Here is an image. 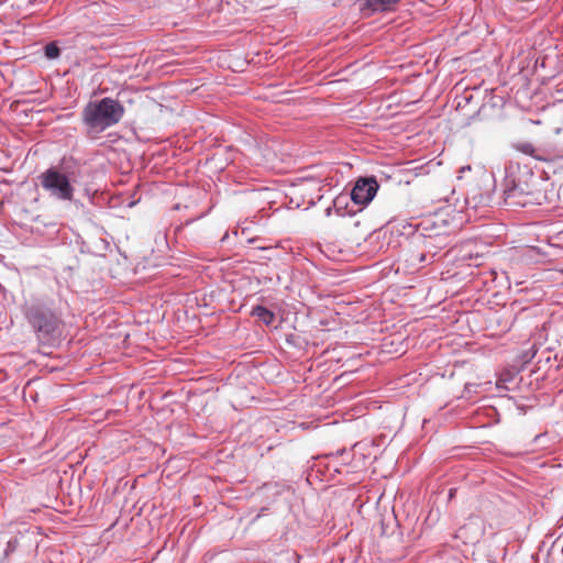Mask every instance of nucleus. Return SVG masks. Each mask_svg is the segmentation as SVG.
<instances>
[{
    "mask_svg": "<svg viewBox=\"0 0 563 563\" xmlns=\"http://www.w3.org/2000/svg\"><path fill=\"white\" fill-rule=\"evenodd\" d=\"M486 106H483L482 108H479V110L477 111V115L481 117L482 115V112L485 110Z\"/></svg>",
    "mask_w": 563,
    "mask_h": 563,
    "instance_id": "24",
    "label": "nucleus"
},
{
    "mask_svg": "<svg viewBox=\"0 0 563 563\" xmlns=\"http://www.w3.org/2000/svg\"><path fill=\"white\" fill-rule=\"evenodd\" d=\"M0 77H3L2 73L0 71Z\"/></svg>",
    "mask_w": 563,
    "mask_h": 563,
    "instance_id": "28",
    "label": "nucleus"
},
{
    "mask_svg": "<svg viewBox=\"0 0 563 563\" xmlns=\"http://www.w3.org/2000/svg\"><path fill=\"white\" fill-rule=\"evenodd\" d=\"M545 362V363H549L551 361V356L548 354L545 357L543 356H540V358L538 360V363H541V362Z\"/></svg>",
    "mask_w": 563,
    "mask_h": 563,
    "instance_id": "17",
    "label": "nucleus"
},
{
    "mask_svg": "<svg viewBox=\"0 0 563 563\" xmlns=\"http://www.w3.org/2000/svg\"><path fill=\"white\" fill-rule=\"evenodd\" d=\"M285 342L287 345L298 350V351H305L307 346L309 345L308 340L297 333H288L285 335Z\"/></svg>",
    "mask_w": 563,
    "mask_h": 563,
    "instance_id": "10",
    "label": "nucleus"
},
{
    "mask_svg": "<svg viewBox=\"0 0 563 563\" xmlns=\"http://www.w3.org/2000/svg\"><path fill=\"white\" fill-rule=\"evenodd\" d=\"M537 347L531 345L529 349L522 351L515 360L512 367L517 373L529 371L530 374L536 373L534 367H530L531 362L537 355Z\"/></svg>",
    "mask_w": 563,
    "mask_h": 563,
    "instance_id": "7",
    "label": "nucleus"
},
{
    "mask_svg": "<svg viewBox=\"0 0 563 563\" xmlns=\"http://www.w3.org/2000/svg\"><path fill=\"white\" fill-rule=\"evenodd\" d=\"M71 202H73L77 208H81V207H84V205H82L79 200H75V199H74Z\"/></svg>",
    "mask_w": 563,
    "mask_h": 563,
    "instance_id": "21",
    "label": "nucleus"
},
{
    "mask_svg": "<svg viewBox=\"0 0 563 563\" xmlns=\"http://www.w3.org/2000/svg\"><path fill=\"white\" fill-rule=\"evenodd\" d=\"M252 316L257 317L265 325L273 324L276 318L272 310L262 305H256L252 308Z\"/></svg>",
    "mask_w": 563,
    "mask_h": 563,
    "instance_id": "9",
    "label": "nucleus"
},
{
    "mask_svg": "<svg viewBox=\"0 0 563 563\" xmlns=\"http://www.w3.org/2000/svg\"><path fill=\"white\" fill-rule=\"evenodd\" d=\"M518 409L520 410L521 413H526V409L523 406H518Z\"/></svg>",
    "mask_w": 563,
    "mask_h": 563,
    "instance_id": "26",
    "label": "nucleus"
},
{
    "mask_svg": "<svg viewBox=\"0 0 563 563\" xmlns=\"http://www.w3.org/2000/svg\"><path fill=\"white\" fill-rule=\"evenodd\" d=\"M84 163L74 156H63L57 165L38 175L42 188L58 201H73L74 184L82 177Z\"/></svg>",
    "mask_w": 563,
    "mask_h": 563,
    "instance_id": "3",
    "label": "nucleus"
},
{
    "mask_svg": "<svg viewBox=\"0 0 563 563\" xmlns=\"http://www.w3.org/2000/svg\"><path fill=\"white\" fill-rule=\"evenodd\" d=\"M343 203H345L344 197H336L333 201V207L338 216H345V212H343Z\"/></svg>",
    "mask_w": 563,
    "mask_h": 563,
    "instance_id": "16",
    "label": "nucleus"
},
{
    "mask_svg": "<svg viewBox=\"0 0 563 563\" xmlns=\"http://www.w3.org/2000/svg\"><path fill=\"white\" fill-rule=\"evenodd\" d=\"M511 147L517 151V152H520L525 155H528V156H531V157H534L536 159H542L538 154H537V148L533 146L532 143L530 142H516V143H512Z\"/></svg>",
    "mask_w": 563,
    "mask_h": 563,
    "instance_id": "11",
    "label": "nucleus"
},
{
    "mask_svg": "<svg viewBox=\"0 0 563 563\" xmlns=\"http://www.w3.org/2000/svg\"><path fill=\"white\" fill-rule=\"evenodd\" d=\"M471 169H472L471 166L466 165V166H463V167L460 168V173L463 174L465 172H471Z\"/></svg>",
    "mask_w": 563,
    "mask_h": 563,
    "instance_id": "19",
    "label": "nucleus"
},
{
    "mask_svg": "<svg viewBox=\"0 0 563 563\" xmlns=\"http://www.w3.org/2000/svg\"><path fill=\"white\" fill-rule=\"evenodd\" d=\"M48 0H30L31 5H35L37 3H46Z\"/></svg>",
    "mask_w": 563,
    "mask_h": 563,
    "instance_id": "18",
    "label": "nucleus"
},
{
    "mask_svg": "<svg viewBox=\"0 0 563 563\" xmlns=\"http://www.w3.org/2000/svg\"><path fill=\"white\" fill-rule=\"evenodd\" d=\"M228 238V233L224 234L223 238H221V241L223 242Z\"/></svg>",
    "mask_w": 563,
    "mask_h": 563,
    "instance_id": "27",
    "label": "nucleus"
},
{
    "mask_svg": "<svg viewBox=\"0 0 563 563\" xmlns=\"http://www.w3.org/2000/svg\"><path fill=\"white\" fill-rule=\"evenodd\" d=\"M43 51H44V56L47 59H57L60 56V54H62V49L58 46L57 42H49V43H47L44 46Z\"/></svg>",
    "mask_w": 563,
    "mask_h": 563,
    "instance_id": "14",
    "label": "nucleus"
},
{
    "mask_svg": "<svg viewBox=\"0 0 563 563\" xmlns=\"http://www.w3.org/2000/svg\"><path fill=\"white\" fill-rule=\"evenodd\" d=\"M481 384L477 383H466L464 385L463 393L461 395V398L471 400L474 394L478 393V389L481 388Z\"/></svg>",
    "mask_w": 563,
    "mask_h": 563,
    "instance_id": "15",
    "label": "nucleus"
},
{
    "mask_svg": "<svg viewBox=\"0 0 563 563\" xmlns=\"http://www.w3.org/2000/svg\"><path fill=\"white\" fill-rule=\"evenodd\" d=\"M331 212H332V208H331V207H328V208L325 209V216H327V217L331 216Z\"/></svg>",
    "mask_w": 563,
    "mask_h": 563,
    "instance_id": "23",
    "label": "nucleus"
},
{
    "mask_svg": "<svg viewBox=\"0 0 563 563\" xmlns=\"http://www.w3.org/2000/svg\"><path fill=\"white\" fill-rule=\"evenodd\" d=\"M379 184L374 175L358 177L351 190V199L355 205L367 206L376 196Z\"/></svg>",
    "mask_w": 563,
    "mask_h": 563,
    "instance_id": "5",
    "label": "nucleus"
},
{
    "mask_svg": "<svg viewBox=\"0 0 563 563\" xmlns=\"http://www.w3.org/2000/svg\"><path fill=\"white\" fill-rule=\"evenodd\" d=\"M124 112L123 104L111 97L88 101L81 110L85 135L90 139L97 137L106 130L118 124Z\"/></svg>",
    "mask_w": 563,
    "mask_h": 563,
    "instance_id": "4",
    "label": "nucleus"
},
{
    "mask_svg": "<svg viewBox=\"0 0 563 563\" xmlns=\"http://www.w3.org/2000/svg\"><path fill=\"white\" fill-rule=\"evenodd\" d=\"M417 243L431 254V257H435L439 251L446 247L450 243V236L445 232H433L430 228L429 233L417 232L415 234Z\"/></svg>",
    "mask_w": 563,
    "mask_h": 563,
    "instance_id": "6",
    "label": "nucleus"
},
{
    "mask_svg": "<svg viewBox=\"0 0 563 563\" xmlns=\"http://www.w3.org/2000/svg\"><path fill=\"white\" fill-rule=\"evenodd\" d=\"M321 181L312 176L307 177H300L297 179V181L294 184L295 186H302L309 190L318 189L321 190Z\"/></svg>",
    "mask_w": 563,
    "mask_h": 563,
    "instance_id": "12",
    "label": "nucleus"
},
{
    "mask_svg": "<svg viewBox=\"0 0 563 563\" xmlns=\"http://www.w3.org/2000/svg\"><path fill=\"white\" fill-rule=\"evenodd\" d=\"M196 219H188L185 221V225H189L190 223H192Z\"/></svg>",
    "mask_w": 563,
    "mask_h": 563,
    "instance_id": "25",
    "label": "nucleus"
},
{
    "mask_svg": "<svg viewBox=\"0 0 563 563\" xmlns=\"http://www.w3.org/2000/svg\"><path fill=\"white\" fill-rule=\"evenodd\" d=\"M12 548H13L12 541H9L8 544H7L5 553H8V551L11 550Z\"/></svg>",
    "mask_w": 563,
    "mask_h": 563,
    "instance_id": "22",
    "label": "nucleus"
},
{
    "mask_svg": "<svg viewBox=\"0 0 563 563\" xmlns=\"http://www.w3.org/2000/svg\"><path fill=\"white\" fill-rule=\"evenodd\" d=\"M551 184L543 170L510 161L504 167V203L509 208H528L549 203Z\"/></svg>",
    "mask_w": 563,
    "mask_h": 563,
    "instance_id": "1",
    "label": "nucleus"
},
{
    "mask_svg": "<svg viewBox=\"0 0 563 563\" xmlns=\"http://www.w3.org/2000/svg\"><path fill=\"white\" fill-rule=\"evenodd\" d=\"M24 317L37 341L52 346L63 334L64 320L60 305L51 298L34 299L26 303Z\"/></svg>",
    "mask_w": 563,
    "mask_h": 563,
    "instance_id": "2",
    "label": "nucleus"
},
{
    "mask_svg": "<svg viewBox=\"0 0 563 563\" xmlns=\"http://www.w3.org/2000/svg\"><path fill=\"white\" fill-rule=\"evenodd\" d=\"M455 492H456V489H455V488H451V489L449 490V499H451V498H453V497H454Z\"/></svg>",
    "mask_w": 563,
    "mask_h": 563,
    "instance_id": "20",
    "label": "nucleus"
},
{
    "mask_svg": "<svg viewBox=\"0 0 563 563\" xmlns=\"http://www.w3.org/2000/svg\"><path fill=\"white\" fill-rule=\"evenodd\" d=\"M411 261L413 264H419L420 267H423L431 264L434 257H431V254L422 249L420 253L411 255Z\"/></svg>",
    "mask_w": 563,
    "mask_h": 563,
    "instance_id": "13",
    "label": "nucleus"
},
{
    "mask_svg": "<svg viewBox=\"0 0 563 563\" xmlns=\"http://www.w3.org/2000/svg\"><path fill=\"white\" fill-rule=\"evenodd\" d=\"M401 0H365L361 4V11L369 15L372 13L387 12L394 10Z\"/></svg>",
    "mask_w": 563,
    "mask_h": 563,
    "instance_id": "8",
    "label": "nucleus"
}]
</instances>
